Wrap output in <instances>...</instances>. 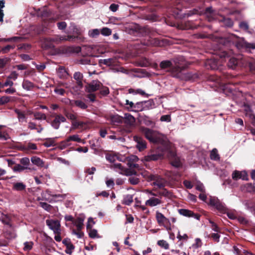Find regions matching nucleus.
<instances>
[{
    "label": "nucleus",
    "instance_id": "f257e3e1",
    "mask_svg": "<svg viewBox=\"0 0 255 255\" xmlns=\"http://www.w3.org/2000/svg\"><path fill=\"white\" fill-rule=\"evenodd\" d=\"M141 130L150 142L159 144L160 146L163 147L165 150H169L171 148V143L164 134L147 128H141Z\"/></svg>",
    "mask_w": 255,
    "mask_h": 255
},
{
    "label": "nucleus",
    "instance_id": "f03ea898",
    "mask_svg": "<svg viewBox=\"0 0 255 255\" xmlns=\"http://www.w3.org/2000/svg\"><path fill=\"white\" fill-rule=\"evenodd\" d=\"M175 67L172 68V76L184 81H194L198 78V75L197 73L191 72L184 73L183 69L185 68V60L183 57L178 56L174 60Z\"/></svg>",
    "mask_w": 255,
    "mask_h": 255
},
{
    "label": "nucleus",
    "instance_id": "7ed1b4c3",
    "mask_svg": "<svg viewBox=\"0 0 255 255\" xmlns=\"http://www.w3.org/2000/svg\"><path fill=\"white\" fill-rule=\"evenodd\" d=\"M128 168L125 167L121 163H117L113 164L112 168L122 175L126 176L135 175L136 172L133 168H138V164L133 163H128Z\"/></svg>",
    "mask_w": 255,
    "mask_h": 255
},
{
    "label": "nucleus",
    "instance_id": "20e7f679",
    "mask_svg": "<svg viewBox=\"0 0 255 255\" xmlns=\"http://www.w3.org/2000/svg\"><path fill=\"white\" fill-rule=\"evenodd\" d=\"M171 148L169 150H165L163 147L159 146L156 151H151L147 155L144 157V160L146 161H155L160 159L163 157L165 153H170L174 156V153L171 151Z\"/></svg>",
    "mask_w": 255,
    "mask_h": 255
},
{
    "label": "nucleus",
    "instance_id": "39448f33",
    "mask_svg": "<svg viewBox=\"0 0 255 255\" xmlns=\"http://www.w3.org/2000/svg\"><path fill=\"white\" fill-rule=\"evenodd\" d=\"M143 176L148 181H153L152 185L157 186L159 189L164 188L166 184V180L157 174L144 173Z\"/></svg>",
    "mask_w": 255,
    "mask_h": 255
},
{
    "label": "nucleus",
    "instance_id": "423d86ee",
    "mask_svg": "<svg viewBox=\"0 0 255 255\" xmlns=\"http://www.w3.org/2000/svg\"><path fill=\"white\" fill-rule=\"evenodd\" d=\"M233 53L232 51L228 52L224 51L219 53L222 61L224 62L228 60V66L232 69L236 68V66L238 64L239 61L237 59L235 58L233 56Z\"/></svg>",
    "mask_w": 255,
    "mask_h": 255
},
{
    "label": "nucleus",
    "instance_id": "0eeeda50",
    "mask_svg": "<svg viewBox=\"0 0 255 255\" xmlns=\"http://www.w3.org/2000/svg\"><path fill=\"white\" fill-rule=\"evenodd\" d=\"M40 16L43 18V25L44 26V28L41 30V31H44L46 26L52 27L54 26L55 19L52 16L49 15V12L46 8L42 9Z\"/></svg>",
    "mask_w": 255,
    "mask_h": 255
},
{
    "label": "nucleus",
    "instance_id": "6e6552de",
    "mask_svg": "<svg viewBox=\"0 0 255 255\" xmlns=\"http://www.w3.org/2000/svg\"><path fill=\"white\" fill-rule=\"evenodd\" d=\"M149 197V199L145 202L146 206L154 207L161 204V198H156V195L148 190H145L144 191Z\"/></svg>",
    "mask_w": 255,
    "mask_h": 255
},
{
    "label": "nucleus",
    "instance_id": "1a4fd4ad",
    "mask_svg": "<svg viewBox=\"0 0 255 255\" xmlns=\"http://www.w3.org/2000/svg\"><path fill=\"white\" fill-rule=\"evenodd\" d=\"M66 194H55L50 195L48 191L42 193L43 199L50 203L62 201V199L66 198Z\"/></svg>",
    "mask_w": 255,
    "mask_h": 255
},
{
    "label": "nucleus",
    "instance_id": "9d476101",
    "mask_svg": "<svg viewBox=\"0 0 255 255\" xmlns=\"http://www.w3.org/2000/svg\"><path fill=\"white\" fill-rule=\"evenodd\" d=\"M236 46L240 50H249L255 49V43H248L243 38H240L236 42Z\"/></svg>",
    "mask_w": 255,
    "mask_h": 255
},
{
    "label": "nucleus",
    "instance_id": "9b49d317",
    "mask_svg": "<svg viewBox=\"0 0 255 255\" xmlns=\"http://www.w3.org/2000/svg\"><path fill=\"white\" fill-rule=\"evenodd\" d=\"M46 224L49 228L53 231L54 233H61V225L58 220L48 219L46 220Z\"/></svg>",
    "mask_w": 255,
    "mask_h": 255
},
{
    "label": "nucleus",
    "instance_id": "f8f14e48",
    "mask_svg": "<svg viewBox=\"0 0 255 255\" xmlns=\"http://www.w3.org/2000/svg\"><path fill=\"white\" fill-rule=\"evenodd\" d=\"M232 178L234 180L242 179L247 181L249 180L248 174L246 170H235L232 174Z\"/></svg>",
    "mask_w": 255,
    "mask_h": 255
},
{
    "label": "nucleus",
    "instance_id": "ddd939ff",
    "mask_svg": "<svg viewBox=\"0 0 255 255\" xmlns=\"http://www.w3.org/2000/svg\"><path fill=\"white\" fill-rule=\"evenodd\" d=\"M102 83L98 80H93L86 87V91L89 93L93 92L99 90L101 86Z\"/></svg>",
    "mask_w": 255,
    "mask_h": 255
},
{
    "label": "nucleus",
    "instance_id": "4468645a",
    "mask_svg": "<svg viewBox=\"0 0 255 255\" xmlns=\"http://www.w3.org/2000/svg\"><path fill=\"white\" fill-rule=\"evenodd\" d=\"M223 61L219 56V59L213 58L207 61V65L210 68L213 70H216L219 68V66L222 65Z\"/></svg>",
    "mask_w": 255,
    "mask_h": 255
},
{
    "label": "nucleus",
    "instance_id": "2eb2a0df",
    "mask_svg": "<svg viewBox=\"0 0 255 255\" xmlns=\"http://www.w3.org/2000/svg\"><path fill=\"white\" fill-rule=\"evenodd\" d=\"M66 121V119L64 116L60 115H57L52 122L51 126L55 129H57L59 128L61 123H64Z\"/></svg>",
    "mask_w": 255,
    "mask_h": 255
},
{
    "label": "nucleus",
    "instance_id": "dca6fc26",
    "mask_svg": "<svg viewBox=\"0 0 255 255\" xmlns=\"http://www.w3.org/2000/svg\"><path fill=\"white\" fill-rule=\"evenodd\" d=\"M173 59L172 61L171 60H163L160 63V67L162 69H167L170 68V71L172 73V68L175 67V64L174 62Z\"/></svg>",
    "mask_w": 255,
    "mask_h": 255
},
{
    "label": "nucleus",
    "instance_id": "f3484780",
    "mask_svg": "<svg viewBox=\"0 0 255 255\" xmlns=\"http://www.w3.org/2000/svg\"><path fill=\"white\" fill-rule=\"evenodd\" d=\"M156 218L160 226L166 227L169 223V221L161 213L156 212Z\"/></svg>",
    "mask_w": 255,
    "mask_h": 255
},
{
    "label": "nucleus",
    "instance_id": "a211bd4d",
    "mask_svg": "<svg viewBox=\"0 0 255 255\" xmlns=\"http://www.w3.org/2000/svg\"><path fill=\"white\" fill-rule=\"evenodd\" d=\"M163 41H160L157 38H149L147 41L142 42L141 44L143 46H161L162 45Z\"/></svg>",
    "mask_w": 255,
    "mask_h": 255
},
{
    "label": "nucleus",
    "instance_id": "6ab92c4d",
    "mask_svg": "<svg viewBox=\"0 0 255 255\" xmlns=\"http://www.w3.org/2000/svg\"><path fill=\"white\" fill-rule=\"evenodd\" d=\"M178 213L183 216L188 217H193L194 218L196 219L197 220H199L200 219V216L199 215L195 214L192 211L187 209H179Z\"/></svg>",
    "mask_w": 255,
    "mask_h": 255
},
{
    "label": "nucleus",
    "instance_id": "aec40b11",
    "mask_svg": "<svg viewBox=\"0 0 255 255\" xmlns=\"http://www.w3.org/2000/svg\"><path fill=\"white\" fill-rule=\"evenodd\" d=\"M14 113L16 114L18 121L19 123L27 122V117L25 112L21 111L20 109L15 108L14 109Z\"/></svg>",
    "mask_w": 255,
    "mask_h": 255
},
{
    "label": "nucleus",
    "instance_id": "412c9836",
    "mask_svg": "<svg viewBox=\"0 0 255 255\" xmlns=\"http://www.w3.org/2000/svg\"><path fill=\"white\" fill-rule=\"evenodd\" d=\"M40 42L43 49H49L54 47V45L50 38H43L41 39Z\"/></svg>",
    "mask_w": 255,
    "mask_h": 255
},
{
    "label": "nucleus",
    "instance_id": "4be33fe9",
    "mask_svg": "<svg viewBox=\"0 0 255 255\" xmlns=\"http://www.w3.org/2000/svg\"><path fill=\"white\" fill-rule=\"evenodd\" d=\"M205 14L209 21H212L217 17L216 12L212 9L211 7L206 9Z\"/></svg>",
    "mask_w": 255,
    "mask_h": 255
},
{
    "label": "nucleus",
    "instance_id": "5701e85b",
    "mask_svg": "<svg viewBox=\"0 0 255 255\" xmlns=\"http://www.w3.org/2000/svg\"><path fill=\"white\" fill-rule=\"evenodd\" d=\"M134 140L136 142V146L139 151H142L146 147V142L142 138L135 136L133 137Z\"/></svg>",
    "mask_w": 255,
    "mask_h": 255
},
{
    "label": "nucleus",
    "instance_id": "b1692460",
    "mask_svg": "<svg viewBox=\"0 0 255 255\" xmlns=\"http://www.w3.org/2000/svg\"><path fill=\"white\" fill-rule=\"evenodd\" d=\"M72 38V36H61V35H56L52 38H50L52 43L54 45V44H58L59 42L61 41H70L71 39Z\"/></svg>",
    "mask_w": 255,
    "mask_h": 255
},
{
    "label": "nucleus",
    "instance_id": "393cba45",
    "mask_svg": "<svg viewBox=\"0 0 255 255\" xmlns=\"http://www.w3.org/2000/svg\"><path fill=\"white\" fill-rule=\"evenodd\" d=\"M123 118L124 119L125 123L127 125L132 126L135 124V119L134 117L128 113H125Z\"/></svg>",
    "mask_w": 255,
    "mask_h": 255
},
{
    "label": "nucleus",
    "instance_id": "a878e982",
    "mask_svg": "<svg viewBox=\"0 0 255 255\" xmlns=\"http://www.w3.org/2000/svg\"><path fill=\"white\" fill-rule=\"evenodd\" d=\"M84 219L83 217H79L73 221L74 225L77 227L78 231H80L83 228Z\"/></svg>",
    "mask_w": 255,
    "mask_h": 255
},
{
    "label": "nucleus",
    "instance_id": "bb28decb",
    "mask_svg": "<svg viewBox=\"0 0 255 255\" xmlns=\"http://www.w3.org/2000/svg\"><path fill=\"white\" fill-rule=\"evenodd\" d=\"M141 122L147 126H150L151 127H155V123L151 120V119L146 116H144L141 118Z\"/></svg>",
    "mask_w": 255,
    "mask_h": 255
},
{
    "label": "nucleus",
    "instance_id": "cd10ccee",
    "mask_svg": "<svg viewBox=\"0 0 255 255\" xmlns=\"http://www.w3.org/2000/svg\"><path fill=\"white\" fill-rule=\"evenodd\" d=\"M243 190L249 193H255L254 183H248L245 184L243 187Z\"/></svg>",
    "mask_w": 255,
    "mask_h": 255
},
{
    "label": "nucleus",
    "instance_id": "c85d7f7f",
    "mask_svg": "<svg viewBox=\"0 0 255 255\" xmlns=\"http://www.w3.org/2000/svg\"><path fill=\"white\" fill-rule=\"evenodd\" d=\"M123 118L122 117L116 115L112 116L111 118V122L114 125H118L122 124L123 122Z\"/></svg>",
    "mask_w": 255,
    "mask_h": 255
},
{
    "label": "nucleus",
    "instance_id": "c756f323",
    "mask_svg": "<svg viewBox=\"0 0 255 255\" xmlns=\"http://www.w3.org/2000/svg\"><path fill=\"white\" fill-rule=\"evenodd\" d=\"M58 75L61 79H65L68 77V73L63 67H60L57 69Z\"/></svg>",
    "mask_w": 255,
    "mask_h": 255
},
{
    "label": "nucleus",
    "instance_id": "7c9ffc66",
    "mask_svg": "<svg viewBox=\"0 0 255 255\" xmlns=\"http://www.w3.org/2000/svg\"><path fill=\"white\" fill-rule=\"evenodd\" d=\"M73 78L77 81V83L79 88H81L83 86L82 79L83 78V75L79 72H76L73 75Z\"/></svg>",
    "mask_w": 255,
    "mask_h": 255
},
{
    "label": "nucleus",
    "instance_id": "2f4dec72",
    "mask_svg": "<svg viewBox=\"0 0 255 255\" xmlns=\"http://www.w3.org/2000/svg\"><path fill=\"white\" fill-rule=\"evenodd\" d=\"M144 111L148 110L153 109L154 107L155 104L152 100L143 101Z\"/></svg>",
    "mask_w": 255,
    "mask_h": 255
},
{
    "label": "nucleus",
    "instance_id": "473e14b6",
    "mask_svg": "<svg viewBox=\"0 0 255 255\" xmlns=\"http://www.w3.org/2000/svg\"><path fill=\"white\" fill-rule=\"evenodd\" d=\"M26 185L22 182H16L13 184L12 189L15 191H22L25 190Z\"/></svg>",
    "mask_w": 255,
    "mask_h": 255
},
{
    "label": "nucleus",
    "instance_id": "72a5a7b5",
    "mask_svg": "<svg viewBox=\"0 0 255 255\" xmlns=\"http://www.w3.org/2000/svg\"><path fill=\"white\" fill-rule=\"evenodd\" d=\"M31 161L33 164L38 166L43 167L44 166V162L39 157L33 156L31 157Z\"/></svg>",
    "mask_w": 255,
    "mask_h": 255
},
{
    "label": "nucleus",
    "instance_id": "f704fd0d",
    "mask_svg": "<svg viewBox=\"0 0 255 255\" xmlns=\"http://www.w3.org/2000/svg\"><path fill=\"white\" fill-rule=\"evenodd\" d=\"M244 110L247 116L252 119L254 118L255 116L253 114V111L252 110L251 107L249 105H245L244 107Z\"/></svg>",
    "mask_w": 255,
    "mask_h": 255
},
{
    "label": "nucleus",
    "instance_id": "c9c22d12",
    "mask_svg": "<svg viewBox=\"0 0 255 255\" xmlns=\"http://www.w3.org/2000/svg\"><path fill=\"white\" fill-rule=\"evenodd\" d=\"M70 141H74L80 142L82 141V139L78 134H74L68 137L65 140V142H69Z\"/></svg>",
    "mask_w": 255,
    "mask_h": 255
},
{
    "label": "nucleus",
    "instance_id": "e433bc0d",
    "mask_svg": "<svg viewBox=\"0 0 255 255\" xmlns=\"http://www.w3.org/2000/svg\"><path fill=\"white\" fill-rule=\"evenodd\" d=\"M33 86V84L28 80H24L22 83L23 88L27 91L31 90Z\"/></svg>",
    "mask_w": 255,
    "mask_h": 255
},
{
    "label": "nucleus",
    "instance_id": "4c0bfd02",
    "mask_svg": "<svg viewBox=\"0 0 255 255\" xmlns=\"http://www.w3.org/2000/svg\"><path fill=\"white\" fill-rule=\"evenodd\" d=\"M55 138H49L46 139L45 141L43 143V145L45 147H49L55 145Z\"/></svg>",
    "mask_w": 255,
    "mask_h": 255
},
{
    "label": "nucleus",
    "instance_id": "58836bf2",
    "mask_svg": "<svg viewBox=\"0 0 255 255\" xmlns=\"http://www.w3.org/2000/svg\"><path fill=\"white\" fill-rule=\"evenodd\" d=\"M133 202V195L128 194L124 197L123 203L126 205H129Z\"/></svg>",
    "mask_w": 255,
    "mask_h": 255
},
{
    "label": "nucleus",
    "instance_id": "ea45409f",
    "mask_svg": "<svg viewBox=\"0 0 255 255\" xmlns=\"http://www.w3.org/2000/svg\"><path fill=\"white\" fill-rule=\"evenodd\" d=\"M142 111H144L143 101L136 103L135 104L133 112H138Z\"/></svg>",
    "mask_w": 255,
    "mask_h": 255
},
{
    "label": "nucleus",
    "instance_id": "a19ab883",
    "mask_svg": "<svg viewBox=\"0 0 255 255\" xmlns=\"http://www.w3.org/2000/svg\"><path fill=\"white\" fill-rule=\"evenodd\" d=\"M210 158L212 160H218L220 159V156L218 153V150L216 148H214L210 153Z\"/></svg>",
    "mask_w": 255,
    "mask_h": 255
},
{
    "label": "nucleus",
    "instance_id": "79ce46f5",
    "mask_svg": "<svg viewBox=\"0 0 255 255\" xmlns=\"http://www.w3.org/2000/svg\"><path fill=\"white\" fill-rule=\"evenodd\" d=\"M33 116L35 120H46V116L42 113L40 112H35L33 114Z\"/></svg>",
    "mask_w": 255,
    "mask_h": 255
},
{
    "label": "nucleus",
    "instance_id": "37998d69",
    "mask_svg": "<svg viewBox=\"0 0 255 255\" xmlns=\"http://www.w3.org/2000/svg\"><path fill=\"white\" fill-rule=\"evenodd\" d=\"M11 97L9 96H2L0 97V105L7 104L11 101Z\"/></svg>",
    "mask_w": 255,
    "mask_h": 255
},
{
    "label": "nucleus",
    "instance_id": "c03bdc74",
    "mask_svg": "<svg viewBox=\"0 0 255 255\" xmlns=\"http://www.w3.org/2000/svg\"><path fill=\"white\" fill-rule=\"evenodd\" d=\"M74 104L76 106L83 110L86 109L88 107L87 105L84 102L80 100L74 101Z\"/></svg>",
    "mask_w": 255,
    "mask_h": 255
},
{
    "label": "nucleus",
    "instance_id": "a18cd8bd",
    "mask_svg": "<svg viewBox=\"0 0 255 255\" xmlns=\"http://www.w3.org/2000/svg\"><path fill=\"white\" fill-rule=\"evenodd\" d=\"M100 31L98 29H94L89 31V36L94 38L99 35Z\"/></svg>",
    "mask_w": 255,
    "mask_h": 255
},
{
    "label": "nucleus",
    "instance_id": "49530a36",
    "mask_svg": "<svg viewBox=\"0 0 255 255\" xmlns=\"http://www.w3.org/2000/svg\"><path fill=\"white\" fill-rule=\"evenodd\" d=\"M105 157L107 161H109L111 163H113L116 161L117 156L113 154L107 153L106 154Z\"/></svg>",
    "mask_w": 255,
    "mask_h": 255
},
{
    "label": "nucleus",
    "instance_id": "de8ad7c7",
    "mask_svg": "<svg viewBox=\"0 0 255 255\" xmlns=\"http://www.w3.org/2000/svg\"><path fill=\"white\" fill-rule=\"evenodd\" d=\"M221 20L227 27H231L233 25V22L231 18H223Z\"/></svg>",
    "mask_w": 255,
    "mask_h": 255
},
{
    "label": "nucleus",
    "instance_id": "09e8293b",
    "mask_svg": "<svg viewBox=\"0 0 255 255\" xmlns=\"http://www.w3.org/2000/svg\"><path fill=\"white\" fill-rule=\"evenodd\" d=\"M100 63L101 64L109 66L113 64V59L112 58L101 59L100 60Z\"/></svg>",
    "mask_w": 255,
    "mask_h": 255
},
{
    "label": "nucleus",
    "instance_id": "8fccbe9b",
    "mask_svg": "<svg viewBox=\"0 0 255 255\" xmlns=\"http://www.w3.org/2000/svg\"><path fill=\"white\" fill-rule=\"evenodd\" d=\"M125 104L128 106L127 108L128 111L133 112L135 106L134 103H133L132 102L129 101L128 100H126Z\"/></svg>",
    "mask_w": 255,
    "mask_h": 255
},
{
    "label": "nucleus",
    "instance_id": "3c124183",
    "mask_svg": "<svg viewBox=\"0 0 255 255\" xmlns=\"http://www.w3.org/2000/svg\"><path fill=\"white\" fill-rule=\"evenodd\" d=\"M157 245L164 249L167 250L169 249V244L165 240H162L158 241L157 242Z\"/></svg>",
    "mask_w": 255,
    "mask_h": 255
},
{
    "label": "nucleus",
    "instance_id": "603ef678",
    "mask_svg": "<svg viewBox=\"0 0 255 255\" xmlns=\"http://www.w3.org/2000/svg\"><path fill=\"white\" fill-rule=\"evenodd\" d=\"M33 246L32 242H25L24 243L23 250L25 251H29L31 250Z\"/></svg>",
    "mask_w": 255,
    "mask_h": 255
},
{
    "label": "nucleus",
    "instance_id": "864d4df0",
    "mask_svg": "<svg viewBox=\"0 0 255 255\" xmlns=\"http://www.w3.org/2000/svg\"><path fill=\"white\" fill-rule=\"evenodd\" d=\"M101 33L103 35L107 36L111 34L112 30L108 27H104L101 30Z\"/></svg>",
    "mask_w": 255,
    "mask_h": 255
},
{
    "label": "nucleus",
    "instance_id": "5fc2aeb1",
    "mask_svg": "<svg viewBox=\"0 0 255 255\" xmlns=\"http://www.w3.org/2000/svg\"><path fill=\"white\" fill-rule=\"evenodd\" d=\"M220 202V201L217 198L215 197H211L210 199V204L214 207H216Z\"/></svg>",
    "mask_w": 255,
    "mask_h": 255
},
{
    "label": "nucleus",
    "instance_id": "6e6d98bb",
    "mask_svg": "<svg viewBox=\"0 0 255 255\" xmlns=\"http://www.w3.org/2000/svg\"><path fill=\"white\" fill-rule=\"evenodd\" d=\"M40 206L43 209H44L45 210L48 211V212H49L51 208H52V206L47 204V203L46 202H40Z\"/></svg>",
    "mask_w": 255,
    "mask_h": 255
},
{
    "label": "nucleus",
    "instance_id": "4d7b16f0",
    "mask_svg": "<svg viewBox=\"0 0 255 255\" xmlns=\"http://www.w3.org/2000/svg\"><path fill=\"white\" fill-rule=\"evenodd\" d=\"M196 189L201 192H205V189L203 185V184L200 182H198L196 185Z\"/></svg>",
    "mask_w": 255,
    "mask_h": 255
},
{
    "label": "nucleus",
    "instance_id": "13d9d810",
    "mask_svg": "<svg viewBox=\"0 0 255 255\" xmlns=\"http://www.w3.org/2000/svg\"><path fill=\"white\" fill-rule=\"evenodd\" d=\"M29 169L27 166H23L20 164H17L14 167V170L15 171L21 172L24 169Z\"/></svg>",
    "mask_w": 255,
    "mask_h": 255
},
{
    "label": "nucleus",
    "instance_id": "bf43d9fd",
    "mask_svg": "<svg viewBox=\"0 0 255 255\" xmlns=\"http://www.w3.org/2000/svg\"><path fill=\"white\" fill-rule=\"evenodd\" d=\"M89 235L91 238H99L97 231L96 229H91L89 231Z\"/></svg>",
    "mask_w": 255,
    "mask_h": 255
},
{
    "label": "nucleus",
    "instance_id": "052dcab7",
    "mask_svg": "<svg viewBox=\"0 0 255 255\" xmlns=\"http://www.w3.org/2000/svg\"><path fill=\"white\" fill-rule=\"evenodd\" d=\"M218 210L221 211V212H223L226 210V207L225 206V204L221 202V201L215 207Z\"/></svg>",
    "mask_w": 255,
    "mask_h": 255
},
{
    "label": "nucleus",
    "instance_id": "680f3d73",
    "mask_svg": "<svg viewBox=\"0 0 255 255\" xmlns=\"http://www.w3.org/2000/svg\"><path fill=\"white\" fill-rule=\"evenodd\" d=\"M15 47L14 45H7L6 46L3 47L1 49V51L3 53H6L8 52L10 49H14Z\"/></svg>",
    "mask_w": 255,
    "mask_h": 255
},
{
    "label": "nucleus",
    "instance_id": "e2e57ef3",
    "mask_svg": "<svg viewBox=\"0 0 255 255\" xmlns=\"http://www.w3.org/2000/svg\"><path fill=\"white\" fill-rule=\"evenodd\" d=\"M202 243L201 240L199 238L195 239V243L193 244L192 247L195 249H197L202 246Z\"/></svg>",
    "mask_w": 255,
    "mask_h": 255
},
{
    "label": "nucleus",
    "instance_id": "0e129e2a",
    "mask_svg": "<svg viewBox=\"0 0 255 255\" xmlns=\"http://www.w3.org/2000/svg\"><path fill=\"white\" fill-rule=\"evenodd\" d=\"M54 92L56 94L61 96L64 95L65 93V91L64 89L58 87L54 89Z\"/></svg>",
    "mask_w": 255,
    "mask_h": 255
},
{
    "label": "nucleus",
    "instance_id": "69168bd1",
    "mask_svg": "<svg viewBox=\"0 0 255 255\" xmlns=\"http://www.w3.org/2000/svg\"><path fill=\"white\" fill-rule=\"evenodd\" d=\"M18 73L15 71H12L7 77L8 79L15 81L18 77Z\"/></svg>",
    "mask_w": 255,
    "mask_h": 255
},
{
    "label": "nucleus",
    "instance_id": "338daca9",
    "mask_svg": "<svg viewBox=\"0 0 255 255\" xmlns=\"http://www.w3.org/2000/svg\"><path fill=\"white\" fill-rule=\"evenodd\" d=\"M27 127L30 130H34L37 129V125L36 123L31 121H29V122H28Z\"/></svg>",
    "mask_w": 255,
    "mask_h": 255
},
{
    "label": "nucleus",
    "instance_id": "774afa93",
    "mask_svg": "<svg viewBox=\"0 0 255 255\" xmlns=\"http://www.w3.org/2000/svg\"><path fill=\"white\" fill-rule=\"evenodd\" d=\"M61 102L66 105L73 106L74 101L70 100L69 99L66 98L62 99Z\"/></svg>",
    "mask_w": 255,
    "mask_h": 255
}]
</instances>
